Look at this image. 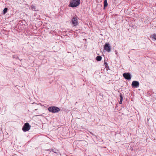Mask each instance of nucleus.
Listing matches in <instances>:
<instances>
[{
	"mask_svg": "<svg viewBox=\"0 0 156 156\" xmlns=\"http://www.w3.org/2000/svg\"><path fill=\"white\" fill-rule=\"evenodd\" d=\"M80 4V0H72L70 2L69 6L72 7H76Z\"/></svg>",
	"mask_w": 156,
	"mask_h": 156,
	"instance_id": "f257e3e1",
	"label": "nucleus"
},
{
	"mask_svg": "<svg viewBox=\"0 0 156 156\" xmlns=\"http://www.w3.org/2000/svg\"><path fill=\"white\" fill-rule=\"evenodd\" d=\"M48 110L50 112L55 113L59 112L60 109L59 108L56 106H51L48 108Z\"/></svg>",
	"mask_w": 156,
	"mask_h": 156,
	"instance_id": "f03ea898",
	"label": "nucleus"
},
{
	"mask_svg": "<svg viewBox=\"0 0 156 156\" xmlns=\"http://www.w3.org/2000/svg\"><path fill=\"white\" fill-rule=\"evenodd\" d=\"M30 128V126L28 123H25L23 127L22 130L24 132L28 131Z\"/></svg>",
	"mask_w": 156,
	"mask_h": 156,
	"instance_id": "7ed1b4c3",
	"label": "nucleus"
},
{
	"mask_svg": "<svg viewBox=\"0 0 156 156\" xmlns=\"http://www.w3.org/2000/svg\"><path fill=\"white\" fill-rule=\"evenodd\" d=\"M104 49L108 52H110L111 51V48L110 44L108 43H106L104 45Z\"/></svg>",
	"mask_w": 156,
	"mask_h": 156,
	"instance_id": "20e7f679",
	"label": "nucleus"
},
{
	"mask_svg": "<svg viewBox=\"0 0 156 156\" xmlns=\"http://www.w3.org/2000/svg\"><path fill=\"white\" fill-rule=\"evenodd\" d=\"M72 23L74 26H76L78 24L77 18L76 17H74L72 20Z\"/></svg>",
	"mask_w": 156,
	"mask_h": 156,
	"instance_id": "39448f33",
	"label": "nucleus"
},
{
	"mask_svg": "<svg viewBox=\"0 0 156 156\" xmlns=\"http://www.w3.org/2000/svg\"><path fill=\"white\" fill-rule=\"evenodd\" d=\"M123 76L126 79L130 80L131 79V75L130 73H125L123 74Z\"/></svg>",
	"mask_w": 156,
	"mask_h": 156,
	"instance_id": "423d86ee",
	"label": "nucleus"
},
{
	"mask_svg": "<svg viewBox=\"0 0 156 156\" xmlns=\"http://www.w3.org/2000/svg\"><path fill=\"white\" fill-rule=\"evenodd\" d=\"M131 85L133 87L135 88H138L139 85V82L136 81H133L132 82Z\"/></svg>",
	"mask_w": 156,
	"mask_h": 156,
	"instance_id": "0eeeda50",
	"label": "nucleus"
},
{
	"mask_svg": "<svg viewBox=\"0 0 156 156\" xmlns=\"http://www.w3.org/2000/svg\"><path fill=\"white\" fill-rule=\"evenodd\" d=\"M108 5L107 0H105L104 2V9H105V8L107 7Z\"/></svg>",
	"mask_w": 156,
	"mask_h": 156,
	"instance_id": "6e6552de",
	"label": "nucleus"
},
{
	"mask_svg": "<svg viewBox=\"0 0 156 156\" xmlns=\"http://www.w3.org/2000/svg\"><path fill=\"white\" fill-rule=\"evenodd\" d=\"M151 37H152V38L156 40V34H154L151 35Z\"/></svg>",
	"mask_w": 156,
	"mask_h": 156,
	"instance_id": "1a4fd4ad",
	"label": "nucleus"
},
{
	"mask_svg": "<svg viewBox=\"0 0 156 156\" xmlns=\"http://www.w3.org/2000/svg\"><path fill=\"white\" fill-rule=\"evenodd\" d=\"M7 9L6 8L4 9L3 10V14H5L7 12Z\"/></svg>",
	"mask_w": 156,
	"mask_h": 156,
	"instance_id": "9d476101",
	"label": "nucleus"
},
{
	"mask_svg": "<svg viewBox=\"0 0 156 156\" xmlns=\"http://www.w3.org/2000/svg\"><path fill=\"white\" fill-rule=\"evenodd\" d=\"M31 8L32 9L34 10H35L36 9L35 6L33 5H32L31 6Z\"/></svg>",
	"mask_w": 156,
	"mask_h": 156,
	"instance_id": "9b49d317",
	"label": "nucleus"
},
{
	"mask_svg": "<svg viewBox=\"0 0 156 156\" xmlns=\"http://www.w3.org/2000/svg\"><path fill=\"white\" fill-rule=\"evenodd\" d=\"M105 63V66L106 68L107 69L109 68V67L108 66V64L106 62H104Z\"/></svg>",
	"mask_w": 156,
	"mask_h": 156,
	"instance_id": "f8f14e48",
	"label": "nucleus"
},
{
	"mask_svg": "<svg viewBox=\"0 0 156 156\" xmlns=\"http://www.w3.org/2000/svg\"><path fill=\"white\" fill-rule=\"evenodd\" d=\"M120 100H123V96L122 95V94L121 93L120 94Z\"/></svg>",
	"mask_w": 156,
	"mask_h": 156,
	"instance_id": "ddd939ff",
	"label": "nucleus"
},
{
	"mask_svg": "<svg viewBox=\"0 0 156 156\" xmlns=\"http://www.w3.org/2000/svg\"><path fill=\"white\" fill-rule=\"evenodd\" d=\"M102 59V57L101 56L98 55V61H101Z\"/></svg>",
	"mask_w": 156,
	"mask_h": 156,
	"instance_id": "4468645a",
	"label": "nucleus"
},
{
	"mask_svg": "<svg viewBox=\"0 0 156 156\" xmlns=\"http://www.w3.org/2000/svg\"><path fill=\"white\" fill-rule=\"evenodd\" d=\"M122 100H120V101L119 102V104H122Z\"/></svg>",
	"mask_w": 156,
	"mask_h": 156,
	"instance_id": "2eb2a0df",
	"label": "nucleus"
},
{
	"mask_svg": "<svg viewBox=\"0 0 156 156\" xmlns=\"http://www.w3.org/2000/svg\"><path fill=\"white\" fill-rule=\"evenodd\" d=\"M98 56L96 57V60L98 61Z\"/></svg>",
	"mask_w": 156,
	"mask_h": 156,
	"instance_id": "dca6fc26",
	"label": "nucleus"
}]
</instances>
